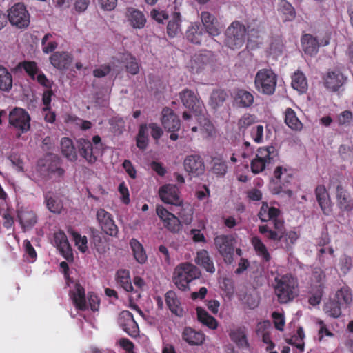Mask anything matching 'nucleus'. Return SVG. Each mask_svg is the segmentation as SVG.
Listing matches in <instances>:
<instances>
[{"label":"nucleus","instance_id":"30","mask_svg":"<svg viewBox=\"0 0 353 353\" xmlns=\"http://www.w3.org/2000/svg\"><path fill=\"white\" fill-rule=\"evenodd\" d=\"M229 336L239 348L247 349L249 347L250 344L245 327H239L231 330Z\"/></svg>","mask_w":353,"mask_h":353},{"label":"nucleus","instance_id":"16","mask_svg":"<svg viewBox=\"0 0 353 353\" xmlns=\"http://www.w3.org/2000/svg\"><path fill=\"white\" fill-rule=\"evenodd\" d=\"M212 54L210 51L195 54L190 60V68L193 73H199L213 61Z\"/></svg>","mask_w":353,"mask_h":353},{"label":"nucleus","instance_id":"40","mask_svg":"<svg viewBox=\"0 0 353 353\" xmlns=\"http://www.w3.org/2000/svg\"><path fill=\"white\" fill-rule=\"evenodd\" d=\"M121 62L124 65L127 72L132 75H136L139 72L140 64L135 57L130 53L124 54Z\"/></svg>","mask_w":353,"mask_h":353},{"label":"nucleus","instance_id":"4","mask_svg":"<svg viewBox=\"0 0 353 353\" xmlns=\"http://www.w3.org/2000/svg\"><path fill=\"white\" fill-rule=\"evenodd\" d=\"M325 274L319 267L313 268L309 281V303L312 306L320 304L325 288Z\"/></svg>","mask_w":353,"mask_h":353},{"label":"nucleus","instance_id":"31","mask_svg":"<svg viewBox=\"0 0 353 353\" xmlns=\"http://www.w3.org/2000/svg\"><path fill=\"white\" fill-rule=\"evenodd\" d=\"M17 216L21 227L24 230L31 229L37 223V215L32 210H19L18 212Z\"/></svg>","mask_w":353,"mask_h":353},{"label":"nucleus","instance_id":"58","mask_svg":"<svg viewBox=\"0 0 353 353\" xmlns=\"http://www.w3.org/2000/svg\"><path fill=\"white\" fill-rule=\"evenodd\" d=\"M61 255L68 261L73 260V253L68 240L56 245Z\"/></svg>","mask_w":353,"mask_h":353},{"label":"nucleus","instance_id":"45","mask_svg":"<svg viewBox=\"0 0 353 353\" xmlns=\"http://www.w3.org/2000/svg\"><path fill=\"white\" fill-rule=\"evenodd\" d=\"M197 318L199 321L207 326L210 329L215 330L218 327L216 319L210 315L204 309L201 307L196 308Z\"/></svg>","mask_w":353,"mask_h":353},{"label":"nucleus","instance_id":"43","mask_svg":"<svg viewBox=\"0 0 353 353\" xmlns=\"http://www.w3.org/2000/svg\"><path fill=\"white\" fill-rule=\"evenodd\" d=\"M256 254L262 258L265 262H269L271 259L270 253L265 244L259 236H253L250 240Z\"/></svg>","mask_w":353,"mask_h":353},{"label":"nucleus","instance_id":"3","mask_svg":"<svg viewBox=\"0 0 353 353\" xmlns=\"http://www.w3.org/2000/svg\"><path fill=\"white\" fill-rule=\"evenodd\" d=\"M200 270L190 263L179 264L174 270L172 281L176 287L181 291L190 290L189 284L194 280L199 279Z\"/></svg>","mask_w":353,"mask_h":353},{"label":"nucleus","instance_id":"51","mask_svg":"<svg viewBox=\"0 0 353 353\" xmlns=\"http://www.w3.org/2000/svg\"><path fill=\"white\" fill-rule=\"evenodd\" d=\"M148 144V125L142 124L140 125L137 136V146L141 150H145Z\"/></svg>","mask_w":353,"mask_h":353},{"label":"nucleus","instance_id":"54","mask_svg":"<svg viewBox=\"0 0 353 353\" xmlns=\"http://www.w3.org/2000/svg\"><path fill=\"white\" fill-rule=\"evenodd\" d=\"M335 300L341 305H347L352 300V293L347 287H343L335 294Z\"/></svg>","mask_w":353,"mask_h":353},{"label":"nucleus","instance_id":"29","mask_svg":"<svg viewBox=\"0 0 353 353\" xmlns=\"http://www.w3.org/2000/svg\"><path fill=\"white\" fill-rule=\"evenodd\" d=\"M181 336L190 345H201L205 341V335L190 327H185L183 329Z\"/></svg>","mask_w":353,"mask_h":353},{"label":"nucleus","instance_id":"60","mask_svg":"<svg viewBox=\"0 0 353 353\" xmlns=\"http://www.w3.org/2000/svg\"><path fill=\"white\" fill-rule=\"evenodd\" d=\"M250 135L256 143H262L263 139V126L262 125H257L252 127Z\"/></svg>","mask_w":353,"mask_h":353},{"label":"nucleus","instance_id":"49","mask_svg":"<svg viewBox=\"0 0 353 353\" xmlns=\"http://www.w3.org/2000/svg\"><path fill=\"white\" fill-rule=\"evenodd\" d=\"M279 10L284 15L285 21H292L296 17L294 7L286 0H281Z\"/></svg>","mask_w":353,"mask_h":353},{"label":"nucleus","instance_id":"37","mask_svg":"<svg viewBox=\"0 0 353 353\" xmlns=\"http://www.w3.org/2000/svg\"><path fill=\"white\" fill-rule=\"evenodd\" d=\"M130 246L135 260L139 263H145L148 260V256L143 245L137 239L132 238L130 241Z\"/></svg>","mask_w":353,"mask_h":353},{"label":"nucleus","instance_id":"59","mask_svg":"<svg viewBox=\"0 0 353 353\" xmlns=\"http://www.w3.org/2000/svg\"><path fill=\"white\" fill-rule=\"evenodd\" d=\"M353 121V113L350 110H344L337 117L339 125L349 126Z\"/></svg>","mask_w":353,"mask_h":353},{"label":"nucleus","instance_id":"39","mask_svg":"<svg viewBox=\"0 0 353 353\" xmlns=\"http://www.w3.org/2000/svg\"><path fill=\"white\" fill-rule=\"evenodd\" d=\"M228 98V94L224 90H214L210 97L209 105L212 109L216 110L223 105Z\"/></svg>","mask_w":353,"mask_h":353},{"label":"nucleus","instance_id":"17","mask_svg":"<svg viewBox=\"0 0 353 353\" xmlns=\"http://www.w3.org/2000/svg\"><path fill=\"white\" fill-rule=\"evenodd\" d=\"M325 87L332 91H337L345 82L346 78L339 70L328 71L323 77Z\"/></svg>","mask_w":353,"mask_h":353},{"label":"nucleus","instance_id":"34","mask_svg":"<svg viewBox=\"0 0 353 353\" xmlns=\"http://www.w3.org/2000/svg\"><path fill=\"white\" fill-rule=\"evenodd\" d=\"M210 165V172L216 177H224L228 172V163L221 157H212Z\"/></svg>","mask_w":353,"mask_h":353},{"label":"nucleus","instance_id":"32","mask_svg":"<svg viewBox=\"0 0 353 353\" xmlns=\"http://www.w3.org/2000/svg\"><path fill=\"white\" fill-rule=\"evenodd\" d=\"M72 299L77 310L85 311L88 309L85 289L81 284L75 285L74 291L72 294Z\"/></svg>","mask_w":353,"mask_h":353},{"label":"nucleus","instance_id":"55","mask_svg":"<svg viewBox=\"0 0 353 353\" xmlns=\"http://www.w3.org/2000/svg\"><path fill=\"white\" fill-rule=\"evenodd\" d=\"M68 232L72 236L75 245L78 247L79 250L85 253L88 250L87 237L85 236H81L78 232L73 230H70Z\"/></svg>","mask_w":353,"mask_h":353},{"label":"nucleus","instance_id":"38","mask_svg":"<svg viewBox=\"0 0 353 353\" xmlns=\"http://www.w3.org/2000/svg\"><path fill=\"white\" fill-rule=\"evenodd\" d=\"M165 299L167 306L172 313L178 316H181L183 314V310L180 307V302L177 299L175 292L169 290L165 294Z\"/></svg>","mask_w":353,"mask_h":353},{"label":"nucleus","instance_id":"48","mask_svg":"<svg viewBox=\"0 0 353 353\" xmlns=\"http://www.w3.org/2000/svg\"><path fill=\"white\" fill-rule=\"evenodd\" d=\"M117 282L126 292H132L133 286L131 283L130 272L127 270H120L117 272Z\"/></svg>","mask_w":353,"mask_h":353},{"label":"nucleus","instance_id":"11","mask_svg":"<svg viewBox=\"0 0 353 353\" xmlns=\"http://www.w3.org/2000/svg\"><path fill=\"white\" fill-rule=\"evenodd\" d=\"M96 218L100 228L106 234L117 236L119 232L118 227L110 212L103 208H99L97 211Z\"/></svg>","mask_w":353,"mask_h":353},{"label":"nucleus","instance_id":"13","mask_svg":"<svg viewBox=\"0 0 353 353\" xmlns=\"http://www.w3.org/2000/svg\"><path fill=\"white\" fill-rule=\"evenodd\" d=\"M118 323L122 330L131 337H137L139 334V325L134 320L132 314L128 310L120 312Z\"/></svg>","mask_w":353,"mask_h":353},{"label":"nucleus","instance_id":"9","mask_svg":"<svg viewBox=\"0 0 353 353\" xmlns=\"http://www.w3.org/2000/svg\"><path fill=\"white\" fill-rule=\"evenodd\" d=\"M8 19L17 28H27L30 22V14L23 3H17L8 10Z\"/></svg>","mask_w":353,"mask_h":353},{"label":"nucleus","instance_id":"61","mask_svg":"<svg viewBox=\"0 0 353 353\" xmlns=\"http://www.w3.org/2000/svg\"><path fill=\"white\" fill-rule=\"evenodd\" d=\"M268 163L265 162L263 160H260L259 159H256V157L251 161L250 167L251 171L254 174H259L263 172L265 166Z\"/></svg>","mask_w":353,"mask_h":353},{"label":"nucleus","instance_id":"28","mask_svg":"<svg viewBox=\"0 0 353 353\" xmlns=\"http://www.w3.org/2000/svg\"><path fill=\"white\" fill-rule=\"evenodd\" d=\"M301 43L305 54L312 57L318 53L320 44L316 37L310 34H304L301 38Z\"/></svg>","mask_w":353,"mask_h":353},{"label":"nucleus","instance_id":"22","mask_svg":"<svg viewBox=\"0 0 353 353\" xmlns=\"http://www.w3.org/2000/svg\"><path fill=\"white\" fill-rule=\"evenodd\" d=\"M79 152L81 157L87 162L92 164L96 162L97 157L94 152L92 143L86 139H79L77 141Z\"/></svg>","mask_w":353,"mask_h":353},{"label":"nucleus","instance_id":"5","mask_svg":"<svg viewBox=\"0 0 353 353\" xmlns=\"http://www.w3.org/2000/svg\"><path fill=\"white\" fill-rule=\"evenodd\" d=\"M277 85V75L271 69L259 70L254 78L255 89L261 94L272 95Z\"/></svg>","mask_w":353,"mask_h":353},{"label":"nucleus","instance_id":"25","mask_svg":"<svg viewBox=\"0 0 353 353\" xmlns=\"http://www.w3.org/2000/svg\"><path fill=\"white\" fill-rule=\"evenodd\" d=\"M201 19L206 32L212 37L220 34L221 30L217 19L207 11L201 13Z\"/></svg>","mask_w":353,"mask_h":353},{"label":"nucleus","instance_id":"56","mask_svg":"<svg viewBox=\"0 0 353 353\" xmlns=\"http://www.w3.org/2000/svg\"><path fill=\"white\" fill-rule=\"evenodd\" d=\"M274 152V148L273 146L269 147H261L257 150L256 158L260 160H263L267 163H270L272 159V154Z\"/></svg>","mask_w":353,"mask_h":353},{"label":"nucleus","instance_id":"7","mask_svg":"<svg viewBox=\"0 0 353 353\" xmlns=\"http://www.w3.org/2000/svg\"><path fill=\"white\" fill-rule=\"evenodd\" d=\"M292 178L293 173L291 169L277 166L274 171V178L270 183V189L272 193L279 194L285 192L290 196L292 192L290 190H286V188Z\"/></svg>","mask_w":353,"mask_h":353},{"label":"nucleus","instance_id":"52","mask_svg":"<svg viewBox=\"0 0 353 353\" xmlns=\"http://www.w3.org/2000/svg\"><path fill=\"white\" fill-rule=\"evenodd\" d=\"M48 172L54 176L61 177L63 176L65 170L61 168V159L54 157L48 166Z\"/></svg>","mask_w":353,"mask_h":353},{"label":"nucleus","instance_id":"64","mask_svg":"<svg viewBox=\"0 0 353 353\" xmlns=\"http://www.w3.org/2000/svg\"><path fill=\"white\" fill-rule=\"evenodd\" d=\"M117 343L120 347L126 352V353H136L134 351V345L130 339L127 338H121L118 341Z\"/></svg>","mask_w":353,"mask_h":353},{"label":"nucleus","instance_id":"42","mask_svg":"<svg viewBox=\"0 0 353 353\" xmlns=\"http://www.w3.org/2000/svg\"><path fill=\"white\" fill-rule=\"evenodd\" d=\"M285 123L292 130L300 131L303 128V123L291 108H288L285 111Z\"/></svg>","mask_w":353,"mask_h":353},{"label":"nucleus","instance_id":"14","mask_svg":"<svg viewBox=\"0 0 353 353\" xmlns=\"http://www.w3.org/2000/svg\"><path fill=\"white\" fill-rule=\"evenodd\" d=\"M185 170L194 176L201 175L205 171L204 162L199 154H190L183 161Z\"/></svg>","mask_w":353,"mask_h":353},{"label":"nucleus","instance_id":"63","mask_svg":"<svg viewBox=\"0 0 353 353\" xmlns=\"http://www.w3.org/2000/svg\"><path fill=\"white\" fill-rule=\"evenodd\" d=\"M340 270L344 273H347L352 266V258L347 255H343L341 257L339 261Z\"/></svg>","mask_w":353,"mask_h":353},{"label":"nucleus","instance_id":"53","mask_svg":"<svg viewBox=\"0 0 353 353\" xmlns=\"http://www.w3.org/2000/svg\"><path fill=\"white\" fill-rule=\"evenodd\" d=\"M341 305L337 301L331 300L326 303L324 306V310L326 314H327L333 318H338L341 314Z\"/></svg>","mask_w":353,"mask_h":353},{"label":"nucleus","instance_id":"19","mask_svg":"<svg viewBox=\"0 0 353 353\" xmlns=\"http://www.w3.org/2000/svg\"><path fill=\"white\" fill-rule=\"evenodd\" d=\"M315 196L323 213L326 216L330 215L332 211V203L325 185H319L316 186Z\"/></svg>","mask_w":353,"mask_h":353},{"label":"nucleus","instance_id":"47","mask_svg":"<svg viewBox=\"0 0 353 353\" xmlns=\"http://www.w3.org/2000/svg\"><path fill=\"white\" fill-rule=\"evenodd\" d=\"M187 39L192 43L200 44L203 39V33L198 24L191 25L185 33Z\"/></svg>","mask_w":353,"mask_h":353},{"label":"nucleus","instance_id":"8","mask_svg":"<svg viewBox=\"0 0 353 353\" xmlns=\"http://www.w3.org/2000/svg\"><path fill=\"white\" fill-rule=\"evenodd\" d=\"M235 239L231 234H221L214 239V243L224 261L231 264L234 261Z\"/></svg>","mask_w":353,"mask_h":353},{"label":"nucleus","instance_id":"50","mask_svg":"<svg viewBox=\"0 0 353 353\" xmlns=\"http://www.w3.org/2000/svg\"><path fill=\"white\" fill-rule=\"evenodd\" d=\"M19 68L23 69L32 80H35V76L39 73V68L37 63L33 61H23L18 65Z\"/></svg>","mask_w":353,"mask_h":353},{"label":"nucleus","instance_id":"24","mask_svg":"<svg viewBox=\"0 0 353 353\" xmlns=\"http://www.w3.org/2000/svg\"><path fill=\"white\" fill-rule=\"evenodd\" d=\"M281 211L279 208L270 206L267 202H263L258 213V217L262 222L272 221L275 228L276 221H282L279 219Z\"/></svg>","mask_w":353,"mask_h":353},{"label":"nucleus","instance_id":"36","mask_svg":"<svg viewBox=\"0 0 353 353\" xmlns=\"http://www.w3.org/2000/svg\"><path fill=\"white\" fill-rule=\"evenodd\" d=\"M336 199L339 208L345 211H350L353 208V202L350 198L347 192L339 185L336 187Z\"/></svg>","mask_w":353,"mask_h":353},{"label":"nucleus","instance_id":"18","mask_svg":"<svg viewBox=\"0 0 353 353\" xmlns=\"http://www.w3.org/2000/svg\"><path fill=\"white\" fill-rule=\"evenodd\" d=\"M161 123L164 128L169 132H176L181 126L178 116L170 108L163 109Z\"/></svg>","mask_w":353,"mask_h":353},{"label":"nucleus","instance_id":"57","mask_svg":"<svg viewBox=\"0 0 353 353\" xmlns=\"http://www.w3.org/2000/svg\"><path fill=\"white\" fill-rule=\"evenodd\" d=\"M256 122V117L250 114H244L238 122V127L243 132Z\"/></svg>","mask_w":353,"mask_h":353},{"label":"nucleus","instance_id":"2","mask_svg":"<svg viewBox=\"0 0 353 353\" xmlns=\"http://www.w3.org/2000/svg\"><path fill=\"white\" fill-rule=\"evenodd\" d=\"M259 232L270 241H279L283 248L290 250L299 238V234L296 231H285L283 221H276L274 230L268 225L259 226Z\"/></svg>","mask_w":353,"mask_h":353},{"label":"nucleus","instance_id":"20","mask_svg":"<svg viewBox=\"0 0 353 353\" xmlns=\"http://www.w3.org/2000/svg\"><path fill=\"white\" fill-rule=\"evenodd\" d=\"M73 60V56L68 52H54L50 57V63L57 69H68Z\"/></svg>","mask_w":353,"mask_h":353},{"label":"nucleus","instance_id":"33","mask_svg":"<svg viewBox=\"0 0 353 353\" xmlns=\"http://www.w3.org/2000/svg\"><path fill=\"white\" fill-rule=\"evenodd\" d=\"M195 263L209 273H214L216 270L214 262L206 250L197 252Z\"/></svg>","mask_w":353,"mask_h":353},{"label":"nucleus","instance_id":"1","mask_svg":"<svg viewBox=\"0 0 353 353\" xmlns=\"http://www.w3.org/2000/svg\"><path fill=\"white\" fill-rule=\"evenodd\" d=\"M273 288L280 304L292 302L299 294L298 280L291 274H277Z\"/></svg>","mask_w":353,"mask_h":353},{"label":"nucleus","instance_id":"46","mask_svg":"<svg viewBox=\"0 0 353 353\" xmlns=\"http://www.w3.org/2000/svg\"><path fill=\"white\" fill-rule=\"evenodd\" d=\"M181 32V14L174 12L167 26V33L170 37H175Z\"/></svg>","mask_w":353,"mask_h":353},{"label":"nucleus","instance_id":"27","mask_svg":"<svg viewBox=\"0 0 353 353\" xmlns=\"http://www.w3.org/2000/svg\"><path fill=\"white\" fill-rule=\"evenodd\" d=\"M233 99L234 103L239 108H250L254 103L252 93L244 89H236L233 93Z\"/></svg>","mask_w":353,"mask_h":353},{"label":"nucleus","instance_id":"26","mask_svg":"<svg viewBox=\"0 0 353 353\" xmlns=\"http://www.w3.org/2000/svg\"><path fill=\"white\" fill-rule=\"evenodd\" d=\"M179 95L183 105L186 108L196 111L200 108L201 101L194 91L185 88L180 92Z\"/></svg>","mask_w":353,"mask_h":353},{"label":"nucleus","instance_id":"62","mask_svg":"<svg viewBox=\"0 0 353 353\" xmlns=\"http://www.w3.org/2000/svg\"><path fill=\"white\" fill-rule=\"evenodd\" d=\"M272 317L275 328L279 331H283L285 323L283 315L279 312H274L272 314Z\"/></svg>","mask_w":353,"mask_h":353},{"label":"nucleus","instance_id":"10","mask_svg":"<svg viewBox=\"0 0 353 353\" xmlns=\"http://www.w3.org/2000/svg\"><path fill=\"white\" fill-rule=\"evenodd\" d=\"M30 117L28 112L20 108H15L9 114V123L21 133L29 130Z\"/></svg>","mask_w":353,"mask_h":353},{"label":"nucleus","instance_id":"35","mask_svg":"<svg viewBox=\"0 0 353 353\" xmlns=\"http://www.w3.org/2000/svg\"><path fill=\"white\" fill-rule=\"evenodd\" d=\"M61 151L68 160L75 161L77 159V151L71 139L63 137L61 139Z\"/></svg>","mask_w":353,"mask_h":353},{"label":"nucleus","instance_id":"15","mask_svg":"<svg viewBox=\"0 0 353 353\" xmlns=\"http://www.w3.org/2000/svg\"><path fill=\"white\" fill-rule=\"evenodd\" d=\"M159 194L163 202L168 204L181 205L182 201L179 195L176 185L166 184L160 188Z\"/></svg>","mask_w":353,"mask_h":353},{"label":"nucleus","instance_id":"12","mask_svg":"<svg viewBox=\"0 0 353 353\" xmlns=\"http://www.w3.org/2000/svg\"><path fill=\"white\" fill-rule=\"evenodd\" d=\"M157 214L163 226L172 233H177L181 230V221L174 214L170 212L163 206L157 207Z\"/></svg>","mask_w":353,"mask_h":353},{"label":"nucleus","instance_id":"6","mask_svg":"<svg viewBox=\"0 0 353 353\" xmlns=\"http://www.w3.org/2000/svg\"><path fill=\"white\" fill-rule=\"evenodd\" d=\"M246 34L245 26L238 21H233L225 30L224 43L232 50L239 49L245 43Z\"/></svg>","mask_w":353,"mask_h":353},{"label":"nucleus","instance_id":"23","mask_svg":"<svg viewBox=\"0 0 353 353\" xmlns=\"http://www.w3.org/2000/svg\"><path fill=\"white\" fill-rule=\"evenodd\" d=\"M44 203L48 210L53 213L59 214L63 210V202L57 194L48 191L44 194Z\"/></svg>","mask_w":353,"mask_h":353},{"label":"nucleus","instance_id":"41","mask_svg":"<svg viewBox=\"0 0 353 353\" xmlns=\"http://www.w3.org/2000/svg\"><path fill=\"white\" fill-rule=\"evenodd\" d=\"M292 87L300 93H305L307 90V81L305 74L297 70L292 76Z\"/></svg>","mask_w":353,"mask_h":353},{"label":"nucleus","instance_id":"44","mask_svg":"<svg viewBox=\"0 0 353 353\" xmlns=\"http://www.w3.org/2000/svg\"><path fill=\"white\" fill-rule=\"evenodd\" d=\"M12 75L5 67L0 65V90L9 92L12 88Z\"/></svg>","mask_w":353,"mask_h":353},{"label":"nucleus","instance_id":"21","mask_svg":"<svg viewBox=\"0 0 353 353\" xmlns=\"http://www.w3.org/2000/svg\"><path fill=\"white\" fill-rule=\"evenodd\" d=\"M125 17L130 25L135 29H142L145 27L147 19L143 12L129 7L126 9Z\"/></svg>","mask_w":353,"mask_h":353}]
</instances>
